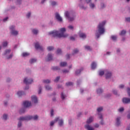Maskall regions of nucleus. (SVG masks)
<instances>
[{"instance_id":"obj_48","label":"nucleus","mask_w":130,"mask_h":130,"mask_svg":"<svg viewBox=\"0 0 130 130\" xmlns=\"http://www.w3.org/2000/svg\"><path fill=\"white\" fill-rule=\"evenodd\" d=\"M3 45L4 47H6V46H7L8 45V42H5L3 43Z\"/></svg>"},{"instance_id":"obj_49","label":"nucleus","mask_w":130,"mask_h":130,"mask_svg":"<svg viewBox=\"0 0 130 130\" xmlns=\"http://www.w3.org/2000/svg\"><path fill=\"white\" fill-rule=\"evenodd\" d=\"M68 28L70 29V30H74V26L72 25H69L68 26Z\"/></svg>"},{"instance_id":"obj_37","label":"nucleus","mask_w":130,"mask_h":130,"mask_svg":"<svg viewBox=\"0 0 130 130\" xmlns=\"http://www.w3.org/2000/svg\"><path fill=\"white\" fill-rule=\"evenodd\" d=\"M23 91H19L17 92V95L18 96H22V95H23Z\"/></svg>"},{"instance_id":"obj_40","label":"nucleus","mask_w":130,"mask_h":130,"mask_svg":"<svg viewBox=\"0 0 130 130\" xmlns=\"http://www.w3.org/2000/svg\"><path fill=\"white\" fill-rule=\"evenodd\" d=\"M103 110V108L100 107L97 109L98 112H101V111H102Z\"/></svg>"},{"instance_id":"obj_58","label":"nucleus","mask_w":130,"mask_h":130,"mask_svg":"<svg viewBox=\"0 0 130 130\" xmlns=\"http://www.w3.org/2000/svg\"><path fill=\"white\" fill-rule=\"evenodd\" d=\"M53 112H54L53 110H51V116H53Z\"/></svg>"},{"instance_id":"obj_46","label":"nucleus","mask_w":130,"mask_h":130,"mask_svg":"<svg viewBox=\"0 0 130 130\" xmlns=\"http://www.w3.org/2000/svg\"><path fill=\"white\" fill-rule=\"evenodd\" d=\"M60 78V77H57L56 78V79L54 80V82H58V81H59V79Z\"/></svg>"},{"instance_id":"obj_19","label":"nucleus","mask_w":130,"mask_h":130,"mask_svg":"<svg viewBox=\"0 0 130 130\" xmlns=\"http://www.w3.org/2000/svg\"><path fill=\"white\" fill-rule=\"evenodd\" d=\"M93 118H92V117H89V118L87 120V123H91V122L93 121Z\"/></svg>"},{"instance_id":"obj_10","label":"nucleus","mask_w":130,"mask_h":130,"mask_svg":"<svg viewBox=\"0 0 130 130\" xmlns=\"http://www.w3.org/2000/svg\"><path fill=\"white\" fill-rule=\"evenodd\" d=\"M105 76L106 79H109L112 76V74L109 71H106Z\"/></svg>"},{"instance_id":"obj_61","label":"nucleus","mask_w":130,"mask_h":130,"mask_svg":"<svg viewBox=\"0 0 130 130\" xmlns=\"http://www.w3.org/2000/svg\"><path fill=\"white\" fill-rule=\"evenodd\" d=\"M113 92L115 94V95L117 94V91L116 90H113Z\"/></svg>"},{"instance_id":"obj_26","label":"nucleus","mask_w":130,"mask_h":130,"mask_svg":"<svg viewBox=\"0 0 130 130\" xmlns=\"http://www.w3.org/2000/svg\"><path fill=\"white\" fill-rule=\"evenodd\" d=\"M19 121L18 123V127H21V126H22V122H21V120H21V117L19 118Z\"/></svg>"},{"instance_id":"obj_33","label":"nucleus","mask_w":130,"mask_h":130,"mask_svg":"<svg viewBox=\"0 0 130 130\" xmlns=\"http://www.w3.org/2000/svg\"><path fill=\"white\" fill-rule=\"evenodd\" d=\"M52 70H53V71H57L58 70H59V67H53L52 68Z\"/></svg>"},{"instance_id":"obj_14","label":"nucleus","mask_w":130,"mask_h":130,"mask_svg":"<svg viewBox=\"0 0 130 130\" xmlns=\"http://www.w3.org/2000/svg\"><path fill=\"white\" fill-rule=\"evenodd\" d=\"M58 119H59V117H56V118H55L54 121H52L50 122V125L51 126H52V125H53V124H54V123H55V122H57V121H58Z\"/></svg>"},{"instance_id":"obj_5","label":"nucleus","mask_w":130,"mask_h":130,"mask_svg":"<svg viewBox=\"0 0 130 130\" xmlns=\"http://www.w3.org/2000/svg\"><path fill=\"white\" fill-rule=\"evenodd\" d=\"M65 16L66 18H68L69 21H74L75 20V18L74 17H70V13L68 11H66L65 12Z\"/></svg>"},{"instance_id":"obj_45","label":"nucleus","mask_w":130,"mask_h":130,"mask_svg":"<svg viewBox=\"0 0 130 130\" xmlns=\"http://www.w3.org/2000/svg\"><path fill=\"white\" fill-rule=\"evenodd\" d=\"M72 85H73V83L71 82L66 83V86H72Z\"/></svg>"},{"instance_id":"obj_22","label":"nucleus","mask_w":130,"mask_h":130,"mask_svg":"<svg viewBox=\"0 0 130 130\" xmlns=\"http://www.w3.org/2000/svg\"><path fill=\"white\" fill-rule=\"evenodd\" d=\"M82 71H83V69L77 70L75 72V75H76V76H78V75H80V73H81V72H82Z\"/></svg>"},{"instance_id":"obj_54","label":"nucleus","mask_w":130,"mask_h":130,"mask_svg":"<svg viewBox=\"0 0 130 130\" xmlns=\"http://www.w3.org/2000/svg\"><path fill=\"white\" fill-rule=\"evenodd\" d=\"M104 8H105V5H104V4H103V3H102L101 4V8L104 9Z\"/></svg>"},{"instance_id":"obj_39","label":"nucleus","mask_w":130,"mask_h":130,"mask_svg":"<svg viewBox=\"0 0 130 130\" xmlns=\"http://www.w3.org/2000/svg\"><path fill=\"white\" fill-rule=\"evenodd\" d=\"M85 49H87V50H90V51L92 50V49L89 46H85Z\"/></svg>"},{"instance_id":"obj_12","label":"nucleus","mask_w":130,"mask_h":130,"mask_svg":"<svg viewBox=\"0 0 130 130\" xmlns=\"http://www.w3.org/2000/svg\"><path fill=\"white\" fill-rule=\"evenodd\" d=\"M122 102L123 103H125V104L130 103V99L124 98L122 99Z\"/></svg>"},{"instance_id":"obj_43","label":"nucleus","mask_w":130,"mask_h":130,"mask_svg":"<svg viewBox=\"0 0 130 130\" xmlns=\"http://www.w3.org/2000/svg\"><path fill=\"white\" fill-rule=\"evenodd\" d=\"M57 54H61V49H58L57 50Z\"/></svg>"},{"instance_id":"obj_60","label":"nucleus","mask_w":130,"mask_h":130,"mask_svg":"<svg viewBox=\"0 0 130 130\" xmlns=\"http://www.w3.org/2000/svg\"><path fill=\"white\" fill-rule=\"evenodd\" d=\"M63 73H69V71L67 70H62Z\"/></svg>"},{"instance_id":"obj_50","label":"nucleus","mask_w":130,"mask_h":130,"mask_svg":"<svg viewBox=\"0 0 130 130\" xmlns=\"http://www.w3.org/2000/svg\"><path fill=\"white\" fill-rule=\"evenodd\" d=\"M127 93L129 97H130V88H127Z\"/></svg>"},{"instance_id":"obj_44","label":"nucleus","mask_w":130,"mask_h":130,"mask_svg":"<svg viewBox=\"0 0 130 130\" xmlns=\"http://www.w3.org/2000/svg\"><path fill=\"white\" fill-rule=\"evenodd\" d=\"M111 38H112V40H113L114 41H115V40H116L117 37L115 36H112Z\"/></svg>"},{"instance_id":"obj_63","label":"nucleus","mask_w":130,"mask_h":130,"mask_svg":"<svg viewBox=\"0 0 130 130\" xmlns=\"http://www.w3.org/2000/svg\"><path fill=\"white\" fill-rule=\"evenodd\" d=\"M127 117V118H128V119H130V112H129V113L128 114Z\"/></svg>"},{"instance_id":"obj_24","label":"nucleus","mask_w":130,"mask_h":130,"mask_svg":"<svg viewBox=\"0 0 130 130\" xmlns=\"http://www.w3.org/2000/svg\"><path fill=\"white\" fill-rule=\"evenodd\" d=\"M67 62H61L60 63V67H66L67 66Z\"/></svg>"},{"instance_id":"obj_23","label":"nucleus","mask_w":130,"mask_h":130,"mask_svg":"<svg viewBox=\"0 0 130 130\" xmlns=\"http://www.w3.org/2000/svg\"><path fill=\"white\" fill-rule=\"evenodd\" d=\"M79 36H80V38H86V35L83 33H80Z\"/></svg>"},{"instance_id":"obj_29","label":"nucleus","mask_w":130,"mask_h":130,"mask_svg":"<svg viewBox=\"0 0 130 130\" xmlns=\"http://www.w3.org/2000/svg\"><path fill=\"white\" fill-rule=\"evenodd\" d=\"M37 60L36 59H31L29 60V62L30 63H34V62H36Z\"/></svg>"},{"instance_id":"obj_7","label":"nucleus","mask_w":130,"mask_h":130,"mask_svg":"<svg viewBox=\"0 0 130 130\" xmlns=\"http://www.w3.org/2000/svg\"><path fill=\"white\" fill-rule=\"evenodd\" d=\"M55 18L59 22H62V18H61L58 13L55 14Z\"/></svg>"},{"instance_id":"obj_21","label":"nucleus","mask_w":130,"mask_h":130,"mask_svg":"<svg viewBox=\"0 0 130 130\" xmlns=\"http://www.w3.org/2000/svg\"><path fill=\"white\" fill-rule=\"evenodd\" d=\"M66 97H67V95L63 93V92H61V98L62 100H64L66 99Z\"/></svg>"},{"instance_id":"obj_25","label":"nucleus","mask_w":130,"mask_h":130,"mask_svg":"<svg viewBox=\"0 0 130 130\" xmlns=\"http://www.w3.org/2000/svg\"><path fill=\"white\" fill-rule=\"evenodd\" d=\"M58 121H59L58 124H59V125H60V126H61V125L63 124V121L62 120V119L59 120V119Z\"/></svg>"},{"instance_id":"obj_11","label":"nucleus","mask_w":130,"mask_h":130,"mask_svg":"<svg viewBox=\"0 0 130 130\" xmlns=\"http://www.w3.org/2000/svg\"><path fill=\"white\" fill-rule=\"evenodd\" d=\"M31 101L34 102L35 104L38 102V100L37 99V97L35 95H33L31 96Z\"/></svg>"},{"instance_id":"obj_6","label":"nucleus","mask_w":130,"mask_h":130,"mask_svg":"<svg viewBox=\"0 0 130 130\" xmlns=\"http://www.w3.org/2000/svg\"><path fill=\"white\" fill-rule=\"evenodd\" d=\"M24 83L26 84V85H29V84H32V83H33V80L28 79L26 78L24 80Z\"/></svg>"},{"instance_id":"obj_53","label":"nucleus","mask_w":130,"mask_h":130,"mask_svg":"<svg viewBox=\"0 0 130 130\" xmlns=\"http://www.w3.org/2000/svg\"><path fill=\"white\" fill-rule=\"evenodd\" d=\"M30 16H31V13L28 12V13H27L26 16L27 17V18H30Z\"/></svg>"},{"instance_id":"obj_35","label":"nucleus","mask_w":130,"mask_h":130,"mask_svg":"<svg viewBox=\"0 0 130 130\" xmlns=\"http://www.w3.org/2000/svg\"><path fill=\"white\" fill-rule=\"evenodd\" d=\"M43 83H45V84H49L50 83V80L47 79L43 80Z\"/></svg>"},{"instance_id":"obj_15","label":"nucleus","mask_w":130,"mask_h":130,"mask_svg":"<svg viewBox=\"0 0 130 130\" xmlns=\"http://www.w3.org/2000/svg\"><path fill=\"white\" fill-rule=\"evenodd\" d=\"M52 55H51V54H48V57L46 59L47 61H50V60H52Z\"/></svg>"},{"instance_id":"obj_31","label":"nucleus","mask_w":130,"mask_h":130,"mask_svg":"<svg viewBox=\"0 0 130 130\" xmlns=\"http://www.w3.org/2000/svg\"><path fill=\"white\" fill-rule=\"evenodd\" d=\"M102 92H103V90H102V89H101V88H99L97 90L98 94H101V93H102Z\"/></svg>"},{"instance_id":"obj_62","label":"nucleus","mask_w":130,"mask_h":130,"mask_svg":"<svg viewBox=\"0 0 130 130\" xmlns=\"http://www.w3.org/2000/svg\"><path fill=\"white\" fill-rule=\"evenodd\" d=\"M67 59H70V54H67L66 55Z\"/></svg>"},{"instance_id":"obj_51","label":"nucleus","mask_w":130,"mask_h":130,"mask_svg":"<svg viewBox=\"0 0 130 130\" xmlns=\"http://www.w3.org/2000/svg\"><path fill=\"white\" fill-rule=\"evenodd\" d=\"M123 110H124V109L123 108H120L119 109V112H122V111H123Z\"/></svg>"},{"instance_id":"obj_52","label":"nucleus","mask_w":130,"mask_h":130,"mask_svg":"<svg viewBox=\"0 0 130 130\" xmlns=\"http://www.w3.org/2000/svg\"><path fill=\"white\" fill-rule=\"evenodd\" d=\"M51 5H52V6H55V5H56V2L53 1L51 3Z\"/></svg>"},{"instance_id":"obj_2","label":"nucleus","mask_w":130,"mask_h":130,"mask_svg":"<svg viewBox=\"0 0 130 130\" xmlns=\"http://www.w3.org/2000/svg\"><path fill=\"white\" fill-rule=\"evenodd\" d=\"M106 23V21H103L102 23H100L98 26V32L96 34V36L97 38H99L100 37V35L102 34H104V32H105V29L104 28V26Z\"/></svg>"},{"instance_id":"obj_32","label":"nucleus","mask_w":130,"mask_h":130,"mask_svg":"<svg viewBox=\"0 0 130 130\" xmlns=\"http://www.w3.org/2000/svg\"><path fill=\"white\" fill-rule=\"evenodd\" d=\"M78 52H79V50H78L77 49H76L73 50L72 54H76L78 53Z\"/></svg>"},{"instance_id":"obj_36","label":"nucleus","mask_w":130,"mask_h":130,"mask_svg":"<svg viewBox=\"0 0 130 130\" xmlns=\"http://www.w3.org/2000/svg\"><path fill=\"white\" fill-rule=\"evenodd\" d=\"M47 49L49 51H51V50H53L54 48L52 46H50L47 48Z\"/></svg>"},{"instance_id":"obj_28","label":"nucleus","mask_w":130,"mask_h":130,"mask_svg":"<svg viewBox=\"0 0 130 130\" xmlns=\"http://www.w3.org/2000/svg\"><path fill=\"white\" fill-rule=\"evenodd\" d=\"M10 52H11V50L8 49L5 51L4 53V55H7V54H9Z\"/></svg>"},{"instance_id":"obj_18","label":"nucleus","mask_w":130,"mask_h":130,"mask_svg":"<svg viewBox=\"0 0 130 130\" xmlns=\"http://www.w3.org/2000/svg\"><path fill=\"white\" fill-rule=\"evenodd\" d=\"M96 64L95 63V62H93L91 63V69L92 70H94V69H96Z\"/></svg>"},{"instance_id":"obj_59","label":"nucleus","mask_w":130,"mask_h":130,"mask_svg":"<svg viewBox=\"0 0 130 130\" xmlns=\"http://www.w3.org/2000/svg\"><path fill=\"white\" fill-rule=\"evenodd\" d=\"M119 87L120 89H122L124 87V85L121 84Z\"/></svg>"},{"instance_id":"obj_56","label":"nucleus","mask_w":130,"mask_h":130,"mask_svg":"<svg viewBox=\"0 0 130 130\" xmlns=\"http://www.w3.org/2000/svg\"><path fill=\"white\" fill-rule=\"evenodd\" d=\"M125 19L127 22H130V17H127V18H126Z\"/></svg>"},{"instance_id":"obj_41","label":"nucleus","mask_w":130,"mask_h":130,"mask_svg":"<svg viewBox=\"0 0 130 130\" xmlns=\"http://www.w3.org/2000/svg\"><path fill=\"white\" fill-rule=\"evenodd\" d=\"M32 32L34 34H37V33H38V30L37 29H32Z\"/></svg>"},{"instance_id":"obj_3","label":"nucleus","mask_w":130,"mask_h":130,"mask_svg":"<svg viewBox=\"0 0 130 130\" xmlns=\"http://www.w3.org/2000/svg\"><path fill=\"white\" fill-rule=\"evenodd\" d=\"M31 119H34V120H37L38 119V116L37 115L34 116L28 115L25 117H21L20 120H31Z\"/></svg>"},{"instance_id":"obj_1","label":"nucleus","mask_w":130,"mask_h":130,"mask_svg":"<svg viewBox=\"0 0 130 130\" xmlns=\"http://www.w3.org/2000/svg\"><path fill=\"white\" fill-rule=\"evenodd\" d=\"M59 31L60 33H59L58 31L53 30L49 32V35H52L53 37H58V38H61V37L66 38V37L69 36L68 34H64V32H66V28H61L60 29Z\"/></svg>"},{"instance_id":"obj_42","label":"nucleus","mask_w":130,"mask_h":130,"mask_svg":"<svg viewBox=\"0 0 130 130\" xmlns=\"http://www.w3.org/2000/svg\"><path fill=\"white\" fill-rule=\"evenodd\" d=\"M7 118H8V115H7V114H4V115H3V119H4V120H7Z\"/></svg>"},{"instance_id":"obj_16","label":"nucleus","mask_w":130,"mask_h":130,"mask_svg":"<svg viewBox=\"0 0 130 130\" xmlns=\"http://www.w3.org/2000/svg\"><path fill=\"white\" fill-rule=\"evenodd\" d=\"M85 128L87 130H94V128L91 127V126L89 125H86L85 126Z\"/></svg>"},{"instance_id":"obj_64","label":"nucleus","mask_w":130,"mask_h":130,"mask_svg":"<svg viewBox=\"0 0 130 130\" xmlns=\"http://www.w3.org/2000/svg\"><path fill=\"white\" fill-rule=\"evenodd\" d=\"M70 40H75V38H74L73 37H70Z\"/></svg>"},{"instance_id":"obj_55","label":"nucleus","mask_w":130,"mask_h":130,"mask_svg":"<svg viewBox=\"0 0 130 130\" xmlns=\"http://www.w3.org/2000/svg\"><path fill=\"white\" fill-rule=\"evenodd\" d=\"M13 57V54H11L9 57H8V59H9V58H12Z\"/></svg>"},{"instance_id":"obj_27","label":"nucleus","mask_w":130,"mask_h":130,"mask_svg":"<svg viewBox=\"0 0 130 130\" xmlns=\"http://www.w3.org/2000/svg\"><path fill=\"white\" fill-rule=\"evenodd\" d=\"M81 3H86V4H89L91 2V0H80Z\"/></svg>"},{"instance_id":"obj_30","label":"nucleus","mask_w":130,"mask_h":130,"mask_svg":"<svg viewBox=\"0 0 130 130\" xmlns=\"http://www.w3.org/2000/svg\"><path fill=\"white\" fill-rule=\"evenodd\" d=\"M126 31L123 30L121 31L120 35L122 36L123 35H125L126 34Z\"/></svg>"},{"instance_id":"obj_8","label":"nucleus","mask_w":130,"mask_h":130,"mask_svg":"<svg viewBox=\"0 0 130 130\" xmlns=\"http://www.w3.org/2000/svg\"><path fill=\"white\" fill-rule=\"evenodd\" d=\"M24 107H30L31 106V103L30 102L25 101L23 103Z\"/></svg>"},{"instance_id":"obj_34","label":"nucleus","mask_w":130,"mask_h":130,"mask_svg":"<svg viewBox=\"0 0 130 130\" xmlns=\"http://www.w3.org/2000/svg\"><path fill=\"white\" fill-rule=\"evenodd\" d=\"M45 88L47 90H48V91L52 90V88H51V87L49 86V85L46 86Z\"/></svg>"},{"instance_id":"obj_47","label":"nucleus","mask_w":130,"mask_h":130,"mask_svg":"<svg viewBox=\"0 0 130 130\" xmlns=\"http://www.w3.org/2000/svg\"><path fill=\"white\" fill-rule=\"evenodd\" d=\"M103 75H104V71H100L99 72V75L100 76H103Z\"/></svg>"},{"instance_id":"obj_20","label":"nucleus","mask_w":130,"mask_h":130,"mask_svg":"<svg viewBox=\"0 0 130 130\" xmlns=\"http://www.w3.org/2000/svg\"><path fill=\"white\" fill-rule=\"evenodd\" d=\"M22 55L23 57H26V56H28V55H30V53L28 52H23L22 53Z\"/></svg>"},{"instance_id":"obj_17","label":"nucleus","mask_w":130,"mask_h":130,"mask_svg":"<svg viewBox=\"0 0 130 130\" xmlns=\"http://www.w3.org/2000/svg\"><path fill=\"white\" fill-rule=\"evenodd\" d=\"M99 115H100V119H102L100 123L101 124H102V125H103V124H104V122L103 121V120L102 119V118H103V116H102V114H99Z\"/></svg>"},{"instance_id":"obj_9","label":"nucleus","mask_w":130,"mask_h":130,"mask_svg":"<svg viewBox=\"0 0 130 130\" xmlns=\"http://www.w3.org/2000/svg\"><path fill=\"white\" fill-rule=\"evenodd\" d=\"M35 48L36 49H40V50H43V48L39 45V43L35 44Z\"/></svg>"},{"instance_id":"obj_4","label":"nucleus","mask_w":130,"mask_h":130,"mask_svg":"<svg viewBox=\"0 0 130 130\" xmlns=\"http://www.w3.org/2000/svg\"><path fill=\"white\" fill-rule=\"evenodd\" d=\"M10 29L11 31V34L12 35H14V36H16V35L18 34L19 32L15 30V26L12 25L11 26H10Z\"/></svg>"},{"instance_id":"obj_13","label":"nucleus","mask_w":130,"mask_h":130,"mask_svg":"<svg viewBox=\"0 0 130 130\" xmlns=\"http://www.w3.org/2000/svg\"><path fill=\"white\" fill-rule=\"evenodd\" d=\"M116 125L117 126H119L120 125V117H118L116 118Z\"/></svg>"},{"instance_id":"obj_57","label":"nucleus","mask_w":130,"mask_h":130,"mask_svg":"<svg viewBox=\"0 0 130 130\" xmlns=\"http://www.w3.org/2000/svg\"><path fill=\"white\" fill-rule=\"evenodd\" d=\"M42 90V88L40 87L39 88V94H40V93H41V91Z\"/></svg>"},{"instance_id":"obj_38","label":"nucleus","mask_w":130,"mask_h":130,"mask_svg":"<svg viewBox=\"0 0 130 130\" xmlns=\"http://www.w3.org/2000/svg\"><path fill=\"white\" fill-rule=\"evenodd\" d=\"M89 7L90 8H91V9H94V8H95V4H93V3H91L89 5Z\"/></svg>"}]
</instances>
